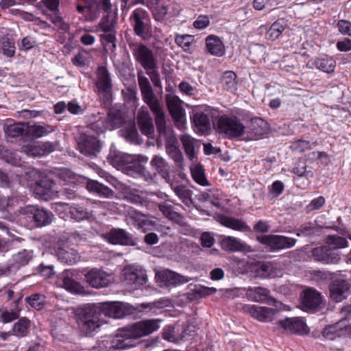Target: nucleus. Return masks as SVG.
<instances>
[{
  "label": "nucleus",
  "instance_id": "obj_1",
  "mask_svg": "<svg viewBox=\"0 0 351 351\" xmlns=\"http://www.w3.org/2000/svg\"><path fill=\"white\" fill-rule=\"evenodd\" d=\"M137 78L143 100L154 115L158 132L157 146L161 147L163 143L165 146L171 143H178L173 130L167 125L163 106L154 94L151 84L148 78L143 75V71L140 70L137 72Z\"/></svg>",
  "mask_w": 351,
  "mask_h": 351
},
{
  "label": "nucleus",
  "instance_id": "obj_2",
  "mask_svg": "<svg viewBox=\"0 0 351 351\" xmlns=\"http://www.w3.org/2000/svg\"><path fill=\"white\" fill-rule=\"evenodd\" d=\"M161 319H150L137 322L123 328L115 337H108L97 342L94 350L121 351L134 346V341L138 338L149 335L158 330Z\"/></svg>",
  "mask_w": 351,
  "mask_h": 351
},
{
  "label": "nucleus",
  "instance_id": "obj_3",
  "mask_svg": "<svg viewBox=\"0 0 351 351\" xmlns=\"http://www.w3.org/2000/svg\"><path fill=\"white\" fill-rule=\"evenodd\" d=\"M76 320L80 330L85 335H88L101 324L99 310L95 305H89L76 311Z\"/></svg>",
  "mask_w": 351,
  "mask_h": 351
},
{
  "label": "nucleus",
  "instance_id": "obj_4",
  "mask_svg": "<svg viewBox=\"0 0 351 351\" xmlns=\"http://www.w3.org/2000/svg\"><path fill=\"white\" fill-rule=\"evenodd\" d=\"M130 48L136 60L147 71L158 69V60L152 49L141 43L130 44Z\"/></svg>",
  "mask_w": 351,
  "mask_h": 351
},
{
  "label": "nucleus",
  "instance_id": "obj_5",
  "mask_svg": "<svg viewBox=\"0 0 351 351\" xmlns=\"http://www.w3.org/2000/svg\"><path fill=\"white\" fill-rule=\"evenodd\" d=\"M215 129L218 133L234 138L243 134L245 126L235 117L221 116L217 120Z\"/></svg>",
  "mask_w": 351,
  "mask_h": 351
},
{
  "label": "nucleus",
  "instance_id": "obj_6",
  "mask_svg": "<svg viewBox=\"0 0 351 351\" xmlns=\"http://www.w3.org/2000/svg\"><path fill=\"white\" fill-rule=\"evenodd\" d=\"M122 280L128 285L138 288L147 282L146 271L139 265H130L125 267L121 272Z\"/></svg>",
  "mask_w": 351,
  "mask_h": 351
},
{
  "label": "nucleus",
  "instance_id": "obj_7",
  "mask_svg": "<svg viewBox=\"0 0 351 351\" xmlns=\"http://www.w3.org/2000/svg\"><path fill=\"white\" fill-rule=\"evenodd\" d=\"M77 147L80 153L89 156H96L101 151L102 143L95 136L82 133L77 140Z\"/></svg>",
  "mask_w": 351,
  "mask_h": 351
},
{
  "label": "nucleus",
  "instance_id": "obj_8",
  "mask_svg": "<svg viewBox=\"0 0 351 351\" xmlns=\"http://www.w3.org/2000/svg\"><path fill=\"white\" fill-rule=\"evenodd\" d=\"M257 240L269 247L272 252L278 251L293 247L296 239L282 235H263L257 237Z\"/></svg>",
  "mask_w": 351,
  "mask_h": 351
},
{
  "label": "nucleus",
  "instance_id": "obj_9",
  "mask_svg": "<svg viewBox=\"0 0 351 351\" xmlns=\"http://www.w3.org/2000/svg\"><path fill=\"white\" fill-rule=\"evenodd\" d=\"M130 21L137 36L144 38L147 34L150 18L146 10L142 8L134 10L130 16Z\"/></svg>",
  "mask_w": 351,
  "mask_h": 351
},
{
  "label": "nucleus",
  "instance_id": "obj_10",
  "mask_svg": "<svg viewBox=\"0 0 351 351\" xmlns=\"http://www.w3.org/2000/svg\"><path fill=\"white\" fill-rule=\"evenodd\" d=\"M21 213L32 218L37 226H44L49 224L53 217V215L38 206L28 205L21 209Z\"/></svg>",
  "mask_w": 351,
  "mask_h": 351
},
{
  "label": "nucleus",
  "instance_id": "obj_11",
  "mask_svg": "<svg viewBox=\"0 0 351 351\" xmlns=\"http://www.w3.org/2000/svg\"><path fill=\"white\" fill-rule=\"evenodd\" d=\"M166 103L175 125L178 129H182L185 123V112L182 106L181 100L176 96L167 95Z\"/></svg>",
  "mask_w": 351,
  "mask_h": 351
},
{
  "label": "nucleus",
  "instance_id": "obj_12",
  "mask_svg": "<svg viewBox=\"0 0 351 351\" xmlns=\"http://www.w3.org/2000/svg\"><path fill=\"white\" fill-rule=\"evenodd\" d=\"M104 237L108 243L113 245L136 246L138 241L133 234L122 228H112Z\"/></svg>",
  "mask_w": 351,
  "mask_h": 351
},
{
  "label": "nucleus",
  "instance_id": "obj_13",
  "mask_svg": "<svg viewBox=\"0 0 351 351\" xmlns=\"http://www.w3.org/2000/svg\"><path fill=\"white\" fill-rule=\"evenodd\" d=\"M178 199L186 206H189L193 203V191L178 177H171L166 182Z\"/></svg>",
  "mask_w": 351,
  "mask_h": 351
},
{
  "label": "nucleus",
  "instance_id": "obj_14",
  "mask_svg": "<svg viewBox=\"0 0 351 351\" xmlns=\"http://www.w3.org/2000/svg\"><path fill=\"white\" fill-rule=\"evenodd\" d=\"M302 308L305 311H317L323 304V296L313 288H308L301 293Z\"/></svg>",
  "mask_w": 351,
  "mask_h": 351
},
{
  "label": "nucleus",
  "instance_id": "obj_15",
  "mask_svg": "<svg viewBox=\"0 0 351 351\" xmlns=\"http://www.w3.org/2000/svg\"><path fill=\"white\" fill-rule=\"evenodd\" d=\"M330 298L335 302H341L350 294V284L347 280L336 279L328 287Z\"/></svg>",
  "mask_w": 351,
  "mask_h": 351
},
{
  "label": "nucleus",
  "instance_id": "obj_16",
  "mask_svg": "<svg viewBox=\"0 0 351 351\" xmlns=\"http://www.w3.org/2000/svg\"><path fill=\"white\" fill-rule=\"evenodd\" d=\"M312 258L324 264H337L341 260L339 252L329 249L327 246L316 247L311 251Z\"/></svg>",
  "mask_w": 351,
  "mask_h": 351
},
{
  "label": "nucleus",
  "instance_id": "obj_17",
  "mask_svg": "<svg viewBox=\"0 0 351 351\" xmlns=\"http://www.w3.org/2000/svg\"><path fill=\"white\" fill-rule=\"evenodd\" d=\"M269 290L261 287H250L247 291V296L252 301L263 302L274 305L276 308H280L282 302L269 297Z\"/></svg>",
  "mask_w": 351,
  "mask_h": 351
},
{
  "label": "nucleus",
  "instance_id": "obj_18",
  "mask_svg": "<svg viewBox=\"0 0 351 351\" xmlns=\"http://www.w3.org/2000/svg\"><path fill=\"white\" fill-rule=\"evenodd\" d=\"M136 121L141 132L148 138H153L154 135V125L153 119L147 108L141 107L136 116Z\"/></svg>",
  "mask_w": 351,
  "mask_h": 351
},
{
  "label": "nucleus",
  "instance_id": "obj_19",
  "mask_svg": "<svg viewBox=\"0 0 351 351\" xmlns=\"http://www.w3.org/2000/svg\"><path fill=\"white\" fill-rule=\"evenodd\" d=\"M220 245L223 250L232 252H251L253 250L246 243L231 236H224L220 241Z\"/></svg>",
  "mask_w": 351,
  "mask_h": 351
},
{
  "label": "nucleus",
  "instance_id": "obj_20",
  "mask_svg": "<svg viewBox=\"0 0 351 351\" xmlns=\"http://www.w3.org/2000/svg\"><path fill=\"white\" fill-rule=\"evenodd\" d=\"M108 159L112 165L117 167H126V168H131L132 171L138 173H144L146 171L145 168L138 163L130 164L128 162V156L117 151H110Z\"/></svg>",
  "mask_w": 351,
  "mask_h": 351
},
{
  "label": "nucleus",
  "instance_id": "obj_21",
  "mask_svg": "<svg viewBox=\"0 0 351 351\" xmlns=\"http://www.w3.org/2000/svg\"><path fill=\"white\" fill-rule=\"evenodd\" d=\"M97 310H99V315L120 319L125 315V311L123 304L119 302H106L95 305Z\"/></svg>",
  "mask_w": 351,
  "mask_h": 351
},
{
  "label": "nucleus",
  "instance_id": "obj_22",
  "mask_svg": "<svg viewBox=\"0 0 351 351\" xmlns=\"http://www.w3.org/2000/svg\"><path fill=\"white\" fill-rule=\"evenodd\" d=\"M86 280L90 286L99 289L108 286L110 283V276L106 272L99 269H92L85 275Z\"/></svg>",
  "mask_w": 351,
  "mask_h": 351
},
{
  "label": "nucleus",
  "instance_id": "obj_23",
  "mask_svg": "<svg viewBox=\"0 0 351 351\" xmlns=\"http://www.w3.org/2000/svg\"><path fill=\"white\" fill-rule=\"evenodd\" d=\"M88 14L86 16V19L90 21L97 19L101 11L109 14L112 10L110 0H93L88 3Z\"/></svg>",
  "mask_w": 351,
  "mask_h": 351
},
{
  "label": "nucleus",
  "instance_id": "obj_24",
  "mask_svg": "<svg viewBox=\"0 0 351 351\" xmlns=\"http://www.w3.org/2000/svg\"><path fill=\"white\" fill-rule=\"evenodd\" d=\"M156 277L165 286H176L188 282L191 280L190 278L180 275L169 269L158 271L156 273Z\"/></svg>",
  "mask_w": 351,
  "mask_h": 351
},
{
  "label": "nucleus",
  "instance_id": "obj_25",
  "mask_svg": "<svg viewBox=\"0 0 351 351\" xmlns=\"http://www.w3.org/2000/svg\"><path fill=\"white\" fill-rule=\"evenodd\" d=\"M244 311L260 322H271L277 312L274 308L256 305H247Z\"/></svg>",
  "mask_w": 351,
  "mask_h": 351
},
{
  "label": "nucleus",
  "instance_id": "obj_26",
  "mask_svg": "<svg viewBox=\"0 0 351 351\" xmlns=\"http://www.w3.org/2000/svg\"><path fill=\"white\" fill-rule=\"evenodd\" d=\"M33 257V251L23 250L12 256V264L11 266L0 269V275L9 274L13 268L19 269L27 265Z\"/></svg>",
  "mask_w": 351,
  "mask_h": 351
},
{
  "label": "nucleus",
  "instance_id": "obj_27",
  "mask_svg": "<svg viewBox=\"0 0 351 351\" xmlns=\"http://www.w3.org/2000/svg\"><path fill=\"white\" fill-rule=\"evenodd\" d=\"M278 325L287 333L303 334L306 332V325L299 317L286 318L279 320Z\"/></svg>",
  "mask_w": 351,
  "mask_h": 351
},
{
  "label": "nucleus",
  "instance_id": "obj_28",
  "mask_svg": "<svg viewBox=\"0 0 351 351\" xmlns=\"http://www.w3.org/2000/svg\"><path fill=\"white\" fill-rule=\"evenodd\" d=\"M58 192L56 183L49 177H44L36 183L34 193L41 197L47 199Z\"/></svg>",
  "mask_w": 351,
  "mask_h": 351
},
{
  "label": "nucleus",
  "instance_id": "obj_29",
  "mask_svg": "<svg viewBox=\"0 0 351 351\" xmlns=\"http://www.w3.org/2000/svg\"><path fill=\"white\" fill-rule=\"evenodd\" d=\"M58 259L64 263L73 265L80 260V255L68 245H60L56 250Z\"/></svg>",
  "mask_w": 351,
  "mask_h": 351
},
{
  "label": "nucleus",
  "instance_id": "obj_30",
  "mask_svg": "<svg viewBox=\"0 0 351 351\" xmlns=\"http://www.w3.org/2000/svg\"><path fill=\"white\" fill-rule=\"evenodd\" d=\"M292 172L298 176L297 178H294V181L299 186H300L299 181L302 178L306 179L305 184H308L309 179L314 176L313 168L307 164V161L304 159H300L295 163Z\"/></svg>",
  "mask_w": 351,
  "mask_h": 351
},
{
  "label": "nucleus",
  "instance_id": "obj_31",
  "mask_svg": "<svg viewBox=\"0 0 351 351\" xmlns=\"http://www.w3.org/2000/svg\"><path fill=\"white\" fill-rule=\"evenodd\" d=\"M127 217L133 221L138 229H141L143 232L147 231V227L153 226L156 222L147 219L146 216L136 210L130 208L127 211Z\"/></svg>",
  "mask_w": 351,
  "mask_h": 351
},
{
  "label": "nucleus",
  "instance_id": "obj_32",
  "mask_svg": "<svg viewBox=\"0 0 351 351\" xmlns=\"http://www.w3.org/2000/svg\"><path fill=\"white\" fill-rule=\"evenodd\" d=\"M206 47L207 52L213 56L221 57L225 53V46L217 36H208L206 38Z\"/></svg>",
  "mask_w": 351,
  "mask_h": 351
},
{
  "label": "nucleus",
  "instance_id": "obj_33",
  "mask_svg": "<svg viewBox=\"0 0 351 351\" xmlns=\"http://www.w3.org/2000/svg\"><path fill=\"white\" fill-rule=\"evenodd\" d=\"M195 130L197 133L204 135L210 130V119L208 114L204 112H196L193 117Z\"/></svg>",
  "mask_w": 351,
  "mask_h": 351
},
{
  "label": "nucleus",
  "instance_id": "obj_34",
  "mask_svg": "<svg viewBox=\"0 0 351 351\" xmlns=\"http://www.w3.org/2000/svg\"><path fill=\"white\" fill-rule=\"evenodd\" d=\"M255 271L262 278H275L280 272L278 265L271 262L258 263Z\"/></svg>",
  "mask_w": 351,
  "mask_h": 351
},
{
  "label": "nucleus",
  "instance_id": "obj_35",
  "mask_svg": "<svg viewBox=\"0 0 351 351\" xmlns=\"http://www.w3.org/2000/svg\"><path fill=\"white\" fill-rule=\"evenodd\" d=\"M73 273L71 270H64L58 277L59 282L65 289L72 292L77 293L80 291L81 287L73 278Z\"/></svg>",
  "mask_w": 351,
  "mask_h": 351
},
{
  "label": "nucleus",
  "instance_id": "obj_36",
  "mask_svg": "<svg viewBox=\"0 0 351 351\" xmlns=\"http://www.w3.org/2000/svg\"><path fill=\"white\" fill-rule=\"evenodd\" d=\"M150 165L165 182L171 178L169 173L168 162L162 156L155 155L152 158Z\"/></svg>",
  "mask_w": 351,
  "mask_h": 351
},
{
  "label": "nucleus",
  "instance_id": "obj_37",
  "mask_svg": "<svg viewBox=\"0 0 351 351\" xmlns=\"http://www.w3.org/2000/svg\"><path fill=\"white\" fill-rule=\"evenodd\" d=\"M97 86L99 90L108 93L112 88L110 73L105 66H99L97 69Z\"/></svg>",
  "mask_w": 351,
  "mask_h": 351
},
{
  "label": "nucleus",
  "instance_id": "obj_38",
  "mask_svg": "<svg viewBox=\"0 0 351 351\" xmlns=\"http://www.w3.org/2000/svg\"><path fill=\"white\" fill-rule=\"evenodd\" d=\"M86 189L88 191L105 198H111L114 196V191L111 189L95 180H88L86 183Z\"/></svg>",
  "mask_w": 351,
  "mask_h": 351
},
{
  "label": "nucleus",
  "instance_id": "obj_39",
  "mask_svg": "<svg viewBox=\"0 0 351 351\" xmlns=\"http://www.w3.org/2000/svg\"><path fill=\"white\" fill-rule=\"evenodd\" d=\"M220 222L223 226L234 230L241 232L250 230V227L245 221L234 217L223 215L220 217Z\"/></svg>",
  "mask_w": 351,
  "mask_h": 351
},
{
  "label": "nucleus",
  "instance_id": "obj_40",
  "mask_svg": "<svg viewBox=\"0 0 351 351\" xmlns=\"http://www.w3.org/2000/svg\"><path fill=\"white\" fill-rule=\"evenodd\" d=\"M158 208L162 215L169 220L176 223H179L182 221V215L175 210V208L173 205L168 202H164L158 204Z\"/></svg>",
  "mask_w": 351,
  "mask_h": 351
},
{
  "label": "nucleus",
  "instance_id": "obj_41",
  "mask_svg": "<svg viewBox=\"0 0 351 351\" xmlns=\"http://www.w3.org/2000/svg\"><path fill=\"white\" fill-rule=\"evenodd\" d=\"M180 141L186 156L190 160L193 161L196 158L195 149L199 143L198 141L189 134L182 135Z\"/></svg>",
  "mask_w": 351,
  "mask_h": 351
},
{
  "label": "nucleus",
  "instance_id": "obj_42",
  "mask_svg": "<svg viewBox=\"0 0 351 351\" xmlns=\"http://www.w3.org/2000/svg\"><path fill=\"white\" fill-rule=\"evenodd\" d=\"M4 132L8 137L16 138L27 134L28 125L24 123H16L4 126Z\"/></svg>",
  "mask_w": 351,
  "mask_h": 351
},
{
  "label": "nucleus",
  "instance_id": "obj_43",
  "mask_svg": "<svg viewBox=\"0 0 351 351\" xmlns=\"http://www.w3.org/2000/svg\"><path fill=\"white\" fill-rule=\"evenodd\" d=\"M167 155L174 161L176 167L183 168L184 158L182 153L178 147V143H171L165 146Z\"/></svg>",
  "mask_w": 351,
  "mask_h": 351
},
{
  "label": "nucleus",
  "instance_id": "obj_44",
  "mask_svg": "<svg viewBox=\"0 0 351 351\" xmlns=\"http://www.w3.org/2000/svg\"><path fill=\"white\" fill-rule=\"evenodd\" d=\"M314 65L323 72L331 73L335 71L336 62L332 58L324 56L317 58L314 61Z\"/></svg>",
  "mask_w": 351,
  "mask_h": 351
},
{
  "label": "nucleus",
  "instance_id": "obj_45",
  "mask_svg": "<svg viewBox=\"0 0 351 351\" xmlns=\"http://www.w3.org/2000/svg\"><path fill=\"white\" fill-rule=\"evenodd\" d=\"M285 29V23L282 19L275 21L265 33V38L270 40H276Z\"/></svg>",
  "mask_w": 351,
  "mask_h": 351
},
{
  "label": "nucleus",
  "instance_id": "obj_46",
  "mask_svg": "<svg viewBox=\"0 0 351 351\" xmlns=\"http://www.w3.org/2000/svg\"><path fill=\"white\" fill-rule=\"evenodd\" d=\"M191 172L193 180L202 186H209V182L206 179L204 169L200 164H194L191 167Z\"/></svg>",
  "mask_w": 351,
  "mask_h": 351
},
{
  "label": "nucleus",
  "instance_id": "obj_47",
  "mask_svg": "<svg viewBox=\"0 0 351 351\" xmlns=\"http://www.w3.org/2000/svg\"><path fill=\"white\" fill-rule=\"evenodd\" d=\"M121 124V117L120 113L117 111L111 110L108 112L103 127L105 130H111L119 128Z\"/></svg>",
  "mask_w": 351,
  "mask_h": 351
},
{
  "label": "nucleus",
  "instance_id": "obj_48",
  "mask_svg": "<svg viewBox=\"0 0 351 351\" xmlns=\"http://www.w3.org/2000/svg\"><path fill=\"white\" fill-rule=\"evenodd\" d=\"M237 75L234 72L227 71L223 73L221 78V83L223 89L228 91H234L236 90L237 86Z\"/></svg>",
  "mask_w": 351,
  "mask_h": 351
},
{
  "label": "nucleus",
  "instance_id": "obj_49",
  "mask_svg": "<svg viewBox=\"0 0 351 351\" xmlns=\"http://www.w3.org/2000/svg\"><path fill=\"white\" fill-rule=\"evenodd\" d=\"M326 243L327 247L333 251L346 247L348 243L346 238L337 235H328L326 239Z\"/></svg>",
  "mask_w": 351,
  "mask_h": 351
},
{
  "label": "nucleus",
  "instance_id": "obj_50",
  "mask_svg": "<svg viewBox=\"0 0 351 351\" xmlns=\"http://www.w3.org/2000/svg\"><path fill=\"white\" fill-rule=\"evenodd\" d=\"M56 144L51 142H45L38 146L29 149V154L33 156L48 154L56 149Z\"/></svg>",
  "mask_w": 351,
  "mask_h": 351
},
{
  "label": "nucleus",
  "instance_id": "obj_51",
  "mask_svg": "<svg viewBox=\"0 0 351 351\" xmlns=\"http://www.w3.org/2000/svg\"><path fill=\"white\" fill-rule=\"evenodd\" d=\"M30 321L27 317H22L16 322L13 327L12 331L14 335L18 337H25L29 332Z\"/></svg>",
  "mask_w": 351,
  "mask_h": 351
},
{
  "label": "nucleus",
  "instance_id": "obj_52",
  "mask_svg": "<svg viewBox=\"0 0 351 351\" xmlns=\"http://www.w3.org/2000/svg\"><path fill=\"white\" fill-rule=\"evenodd\" d=\"M69 214L71 217L77 221L87 219L90 217V213L87 209L80 205L71 206Z\"/></svg>",
  "mask_w": 351,
  "mask_h": 351
},
{
  "label": "nucleus",
  "instance_id": "obj_53",
  "mask_svg": "<svg viewBox=\"0 0 351 351\" xmlns=\"http://www.w3.org/2000/svg\"><path fill=\"white\" fill-rule=\"evenodd\" d=\"M53 130L49 125H28L27 133L34 138H40L51 133Z\"/></svg>",
  "mask_w": 351,
  "mask_h": 351
},
{
  "label": "nucleus",
  "instance_id": "obj_54",
  "mask_svg": "<svg viewBox=\"0 0 351 351\" xmlns=\"http://www.w3.org/2000/svg\"><path fill=\"white\" fill-rule=\"evenodd\" d=\"M101 38L104 47L106 51L114 50L116 48L114 32L104 33L101 35Z\"/></svg>",
  "mask_w": 351,
  "mask_h": 351
},
{
  "label": "nucleus",
  "instance_id": "obj_55",
  "mask_svg": "<svg viewBox=\"0 0 351 351\" xmlns=\"http://www.w3.org/2000/svg\"><path fill=\"white\" fill-rule=\"evenodd\" d=\"M193 40V37L189 34L178 35L176 36V43L181 47L184 51L190 49L191 45Z\"/></svg>",
  "mask_w": 351,
  "mask_h": 351
},
{
  "label": "nucleus",
  "instance_id": "obj_56",
  "mask_svg": "<svg viewBox=\"0 0 351 351\" xmlns=\"http://www.w3.org/2000/svg\"><path fill=\"white\" fill-rule=\"evenodd\" d=\"M252 130L255 135L261 136L267 130V123L261 119H252Z\"/></svg>",
  "mask_w": 351,
  "mask_h": 351
},
{
  "label": "nucleus",
  "instance_id": "obj_57",
  "mask_svg": "<svg viewBox=\"0 0 351 351\" xmlns=\"http://www.w3.org/2000/svg\"><path fill=\"white\" fill-rule=\"evenodd\" d=\"M123 136L125 139L131 143H141V139L138 131L134 125H132L125 130Z\"/></svg>",
  "mask_w": 351,
  "mask_h": 351
},
{
  "label": "nucleus",
  "instance_id": "obj_58",
  "mask_svg": "<svg viewBox=\"0 0 351 351\" xmlns=\"http://www.w3.org/2000/svg\"><path fill=\"white\" fill-rule=\"evenodd\" d=\"M114 23L115 21L110 19L109 14H108L101 19L99 23V28L104 33L114 32Z\"/></svg>",
  "mask_w": 351,
  "mask_h": 351
},
{
  "label": "nucleus",
  "instance_id": "obj_59",
  "mask_svg": "<svg viewBox=\"0 0 351 351\" xmlns=\"http://www.w3.org/2000/svg\"><path fill=\"white\" fill-rule=\"evenodd\" d=\"M43 296L40 294H34L25 298L26 302L36 310H41L44 306L42 300Z\"/></svg>",
  "mask_w": 351,
  "mask_h": 351
},
{
  "label": "nucleus",
  "instance_id": "obj_60",
  "mask_svg": "<svg viewBox=\"0 0 351 351\" xmlns=\"http://www.w3.org/2000/svg\"><path fill=\"white\" fill-rule=\"evenodd\" d=\"M342 332L343 330L338 328L337 326H329L324 330L323 336L326 339L332 340L337 337H340Z\"/></svg>",
  "mask_w": 351,
  "mask_h": 351
},
{
  "label": "nucleus",
  "instance_id": "obj_61",
  "mask_svg": "<svg viewBox=\"0 0 351 351\" xmlns=\"http://www.w3.org/2000/svg\"><path fill=\"white\" fill-rule=\"evenodd\" d=\"M2 51L3 53L7 57L14 56L15 53L14 42L10 38H4L2 43Z\"/></svg>",
  "mask_w": 351,
  "mask_h": 351
},
{
  "label": "nucleus",
  "instance_id": "obj_62",
  "mask_svg": "<svg viewBox=\"0 0 351 351\" xmlns=\"http://www.w3.org/2000/svg\"><path fill=\"white\" fill-rule=\"evenodd\" d=\"M291 148L295 152L302 153L311 148V143L308 141L299 139L292 143Z\"/></svg>",
  "mask_w": 351,
  "mask_h": 351
},
{
  "label": "nucleus",
  "instance_id": "obj_63",
  "mask_svg": "<svg viewBox=\"0 0 351 351\" xmlns=\"http://www.w3.org/2000/svg\"><path fill=\"white\" fill-rule=\"evenodd\" d=\"M19 317V311H4L0 315V322L9 323L11 322Z\"/></svg>",
  "mask_w": 351,
  "mask_h": 351
},
{
  "label": "nucleus",
  "instance_id": "obj_64",
  "mask_svg": "<svg viewBox=\"0 0 351 351\" xmlns=\"http://www.w3.org/2000/svg\"><path fill=\"white\" fill-rule=\"evenodd\" d=\"M194 291L196 295L202 298L214 294L217 291V289L214 287L198 285L195 286Z\"/></svg>",
  "mask_w": 351,
  "mask_h": 351
}]
</instances>
